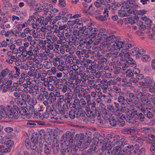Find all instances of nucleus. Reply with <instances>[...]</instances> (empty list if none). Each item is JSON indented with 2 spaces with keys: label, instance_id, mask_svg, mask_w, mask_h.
I'll return each instance as SVG.
<instances>
[{
  "label": "nucleus",
  "instance_id": "nucleus-1",
  "mask_svg": "<svg viewBox=\"0 0 155 155\" xmlns=\"http://www.w3.org/2000/svg\"><path fill=\"white\" fill-rule=\"evenodd\" d=\"M87 28L90 30V37L97 40H103L104 45L110 44L116 41V38L114 35L112 34L107 35L105 32V29L104 28L98 29L95 28H92L90 26L87 27Z\"/></svg>",
  "mask_w": 155,
  "mask_h": 155
},
{
  "label": "nucleus",
  "instance_id": "nucleus-2",
  "mask_svg": "<svg viewBox=\"0 0 155 155\" xmlns=\"http://www.w3.org/2000/svg\"><path fill=\"white\" fill-rule=\"evenodd\" d=\"M72 137L73 134L69 131H67L61 137V141L63 143H65V145H66L67 147L64 152H61L62 154H64L66 151L68 154H74L79 147V146H76L74 144Z\"/></svg>",
  "mask_w": 155,
  "mask_h": 155
},
{
  "label": "nucleus",
  "instance_id": "nucleus-3",
  "mask_svg": "<svg viewBox=\"0 0 155 155\" xmlns=\"http://www.w3.org/2000/svg\"><path fill=\"white\" fill-rule=\"evenodd\" d=\"M0 108L2 110V115L5 118L17 119L19 115V108L16 105H14L12 107L7 105L0 106Z\"/></svg>",
  "mask_w": 155,
  "mask_h": 155
},
{
  "label": "nucleus",
  "instance_id": "nucleus-4",
  "mask_svg": "<svg viewBox=\"0 0 155 155\" xmlns=\"http://www.w3.org/2000/svg\"><path fill=\"white\" fill-rule=\"evenodd\" d=\"M38 134H33L31 137V149L34 152L40 153L42 151V147L45 140L43 138L38 140Z\"/></svg>",
  "mask_w": 155,
  "mask_h": 155
},
{
  "label": "nucleus",
  "instance_id": "nucleus-5",
  "mask_svg": "<svg viewBox=\"0 0 155 155\" xmlns=\"http://www.w3.org/2000/svg\"><path fill=\"white\" fill-rule=\"evenodd\" d=\"M115 41V43L113 45H111L109 47L110 48V53L112 54L115 55L116 56L117 55L118 51L120 50V49L122 48H124V49H128L131 47L132 45L130 44H126L124 42L118 41Z\"/></svg>",
  "mask_w": 155,
  "mask_h": 155
},
{
  "label": "nucleus",
  "instance_id": "nucleus-6",
  "mask_svg": "<svg viewBox=\"0 0 155 155\" xmlns=\"http://www.w3.org/2000/svg\"><path fill=\"white\" fill-rule=\"evenodd\" d=\"M12 136L9 137V136H6L4 137L0 141V143L2 144H4V146L7 147L6 148H9L12 147L14 143L13 141L9 140V138H12L15 136V134L12 133Z\"/></svg>",
  "mask_w": 155,
  "mask_h": 155
},
{
  "label": "nucleus",
  "instance_id": "nucleus-7",
  "mask_svg": "<svg viewBox=\"0 0 155 155\" xmlns=\"http://www.w3.org/2000/svg\"><path fill=\"white\" fill-rule=\"evenodd\" d=\"M29 56L27 57V58L30 60L32 59L31 56L33 55L34 57H37V54L39 53L38 50L36 49L35 47L34 46H30L27 50Z\"/></svg>",
  "mask_w": 155,
  "mask_h": 155
},
{
  "label": "nucleus",
  "instance_id": "nucleus-8",
  "mask_svg": "<svg viewBox=\"0 0 155 155\" xmlns=\"http://www.w3.org/2000/svg\"><path fill=\"white\" fill-rule=\"evenodd\" d=\"M118 125L120 126H122L124 125L125 116L122 113L117 112L115 113Z\"/></svg>",
  "mask_w": 155,
  "mask_h": 155
},
{
  "label": "nucleus",
  "instance_id": "nucleus-9",
  "mask_svg": "<svg viewBox=\"0 0 155 155\" xmlns=\"http://www.w3.org/2000/svg\"><path fill=\"white\" fill-rule=\"evenodd\" d=\"M139 84L143 85L144 87L148 88L150 86L155 85L153 81L150 77H147L144 78V82H139Z\"/></svg>",
  "mask_w": 155,
  "mask_h": 155
},
{
  "label": "nucleus",
  "instance_id": "nucleus-10",
  "mask_svg": "<svg viewBox=\"0 0 155 155\" xmlns=\"http://www.w3.org/2000/svg\"><path fill=\"white\" fill-rule=\"evenodd\" d=\"M145 51L142 49H139L137 47L132 49L130 51V54L133 56L136 55V58H138L140 57V55H141L145 53Z\"/></svg>",
  "mask_w": 155,
  "mask_h": 155
},
{
  "label": "nucleus",
  "instance_id": "nucleus-11",
  "mask_svg": "<svg viewBox=\"0 0 155 155\" xmlns=\"http://www.w3.org/2000/svg\"><path fill=\"white\" fill-rule=\"evenodd\" d=\"M129 50L127 49H123L121 50L119 56L120 58V60L123 61L127 60L129 56Z\"/></svg>",
  "mask_w": 155,
  "mask_h": 155
},
{
  "label": "nucleus",
  "instance_id": "nucleus-12",
  "mask_svg": "<svg viewBox=\"0 0 155 155\" xmlns=\"http://www.w3.org/2000/svg\"><path fill=\"white\" fill-rule=\"evenodd\" d=\"M108 11L106 8H104V11L103 12L104 16L102 15H99L98 17H96L97 19H99L101 21H104L107 20V17H108Z\"/></svg>",
  "mask_w": 155,
  "mask_h": 155
},
{
  "label": "nucleus",
  "instance_id": "nucleus-13",
  "mask_svg": "<svg viewBox=\"0 0 155 155\" xmlns=\"http://www.w3.org/2000/svg\"><path fill=\"white\" fill-rule=\"evenodd\" d=\"M22 97L23 100H24L25 102H28L30 104L31 108L33 109V106L32 104H34V103L32 102L33 100L31 99L30 96L28 94H25L22 96Z\"/></svg>",
  "mask_w": 155,
  "mask_h": 155
},
{
  "label": "nucleus",
  "instance_id": "nucleus-14",
  "mask_svg": "<svg viewBox=\"0 0 155 155\" xmlns=\"http://www.w3.org/2000/svg\"><path fill=\"white\" fill-rule=\"evenodd\" d=\"M124 94V93L123 92H120L119 93V96L117 98V101L121 104L122 107H125L123 105H126V104L124 103L125 99L124 97L123 96H122V95H123Z\"/></svg>",
  "mask_w": 155,
  "mask_h": 155
},
{
  "label": "nucleus",
  "instance_id": "nucleus-15",
  "mask_svg": "<svg viewBox=\"0 0 155 155\" xmlns=\"http://www.w3.org/2000/svg\"><path fill=\"white\" fill-rule=\"evenodd\" d=\"M134 116V114H130L129 113L127 115L126 117H125V120L129 123H134L136 122V121Z\"/></svg>",
  "mask_w": 155,
  "mask_h": 155
},
{
  "label": "nucleus",
  "instance_id": "nucleus-16",
  "mask_svg": "<svg viewBox=\"0 0 155 155\" xmlns=\"http://www.w3.org/2000/svg\"><path fill=\"white\" fill-rule=\"evenodd\" d=\"M119 137L118 135L115 136L113 138V141L111 142V141H109V144L110 143L112 147L113 146H115L117 145H119Z\"/></svg>",
  "mask_w": 155,
  "mask_h": 155
},
{
  "label": "nucleus",
  "instance_id": "nucleus-17",
  "mask_svg": "<svg viewBox=\"0 0 155 155\" xmlns=\"http://www.w3.org/2000/svg\"><path fill=\"white\" fill-rule=\"evenodd\" d=\"M52 5L51 4L48 5L46 8H43V10L46 13H45V17H48L49 18L51 16V12H49V10H51L52 8Z\"/></svg>",
  "mask_w": 155,
  "mask_h": 155
},
{
  "label": "nucleus",
  "instance_id": "nucleus-18",
  "mask_svg": "<svg viewBox=\"0 0 155 155\" xmlns=\"http://www.w3.org/2000/svg\"><path fill=\"white\" fill-rule=\"evenodd\" d=\"M44 18L42 16H41L36 21V24L38 26H40L42 25H46L47 22H44Z\"/></svg>",
  "mask_w": 155,
  "mask_h": 155
},
{
  "label": "nucleus",
  "instance_id": "nucleus-19",
  "mask_svg": "<svg viewBox=\"0 0 155 155\" xmlns=\"http://www.w3.org/2000/svg\"><path fill=\"white\" fill-rule=\"evenodd\" d=\"M47 99H48L49 104H50L56 101V98L55 97L54 94L52 92H51Z\"/></svg>",
  "mask_w": 155,
  "mask_h": 155
},
{
  "label": "nucleus",
  "instance_id": "nucleus-20",
  "mask_svg": "<svg viewBox=\"0 0 155 155\" xmlns=\"http://www.w3.org/2000/svg\"><path fill=\"white\" fill-rule=\"evenodd\" d=\"M19 112L21 115V117L22 118L25 119L27 118V116L28 115L25 109L24 108L21 109L19 110Z\"/></svg>",
  "mask_w": 155,
  "mask_h": 155
},
{
  "label": "nucleus",
  "instance_id": "nucleus-21",
  "mask_svg": "<svg viewBox=\"0 0 155 155\" xmlns=\"http://www.w3.org/2000/svg\"><path fill=\"white\" fill-rule=\"evenodd\" d=\"M79 19L81 22L86 23L87 25V27L93 25L92 21L91 19H88L85 17H82Z\"/></svg>",
  "mask_w": 155,
  "mask_h": 155
},
{
  "label": "nucleus",
  "instance_id": "nucleus-22",
  "mask_svg": "<svg viewBox=\"0 0 155 155\" xmlns=\"http://www.w3.org/2000/svg\"><path fill=\"white\" fill-rule=\"evenodd\" d=\"M140 19L141 20L143 21L148 26H151L152 24L151 20L147 18L146 16H143Z\"/></svg>",
  "mask_w": 155,
  "mask_h": 155
},
{
  "label": "nucleus",
  "instance_id": "nucleus-23",
  "mask_svg": "<svg viewBox=\"0 0 155 155\" xmlns=\"http://www.w3.org/2000/svg\"><path fill=\"white\" fill-rule=\"evenodd\" d=\"M15 101L17 105L23 108L25 107V104L22 99H15Z\"/></svg>",
  "mask_w": 155,
  "mask_h": 155
},
{
  "label": "nucleus",
  "instance_id": "nucleus-24",
  "mask_svg": "<svg viewBox=\"0 0 155 155\" xmlns=\"http://www.w3.org/2000/svg\"><path fill=\"white\" fill-rule=\"evenodd\" d=\"M136 132L135 129L134 128H126L123 130V133L128 134H133Z\"/></svg>",
  "mask_w": 155,
  "mask_h": 155
},
{
  "label": "nucleus",
  "instance_id": "nucleus-25",
  "mask_svg": "<svg viewBox=\"0 0 155 155\" xmlns=\"http://www.w3.org/2000/svg\"><path fill=\"white\" fill-rule=\"evenodd\" d=\"M101 111L105 119L108 120L110 117L108 110L105 108L102 110Z\"/></svg>",
  "mask_w": 155,
  "mask_h": 155
},
{
  "label": "nucleus",
  "instance_id": "nucleus-26",
  "mask_svg": "<svg viewBox=\"0 0 155 155\" xmlns=\"http://www.w3.org/2000/svg\"><path fill=\"white\" fill-rule=\"evenodd\" d=\"M147 94L146 95V97L145 95H144L141 99H140V101L142 102L144 104L146 105L147 106H148L150 105V103H148V98H147Z\"/></svg>",
  "mask_w": 155,
  "mask_h": 155
},
{
  "label": "nucleus",
  "instance_id": "nucleus-27",
  "mask_svg": "<svg viewBox=\"0 0 155 155\" xmlns=\"http://www.w3.org/2000/svg\"><path fill=\"white\" fill-rule=\"evenodd\" d=\"M121 146L120 145H118L113 148L112 150V153H116V155H118L119 154V152H120V151L121 150Z\"/></svg>",
  "mask_w": 155,
  "mask_h": 155
},
{
  "label": "nucleus",
  "instance_id": "nucleus-28",
  "mask_svg": "<svg viewBox=\"0 0 155 155\" xmlns=\"http://www.w3.org/2000/svg\"><path fill=\"white\" fill-rule=\"evenodd\" d=\"M14 68L16 70L15 73L13 75V78L17 79L19 77L20 69L17 68L16 66H14Z\"/></svg>",
  "mask_w": 155,
  "mask_h": 155
},
{
  "label": "nucleus",
  "instance_id": "nucleus-29",
  "mask_svg": "<svg viewBox=\"0 0 155 155\" xmlns=\"http://www.w3.org/2000/svg\"><path fill=\"white\" fill-rule=\"evenodd\" d=\"M43 65L45 68L47 69H49L52 65L51 62L48 61H44L43 63Z\"/></svg>",
  "mask_w": 155,
  "mask_h": 155
},
{
  "label": "nucleus",
  "instance_id": "nucleus-30",
  "mask_svg": "<svg viewBox=\"0 0 155 155\" xmlns=\"http://www.w3.org/2000/svg\"><path fill=\"white\" fill-rule=\"evenodd\" d=\"M5 146L3 145H0V152L2 153H8L10 151V149L8 148H4Z\"/></svg>",
  "mask_w": 155,
  "mask_h": 155
},
{
  "label": "nucleus",
  "instance_id": "nucleus-31",
  "mask_svg": "<svg viewBox=\"0 0 155 155\" xmlns=\"http://www.w3.org/2000/svg\"><path fill=\"white\" fill-rule=\"evenodd\" d=\"M79 21V18H77L73 21H69L67 22V24L71 26H73Z\"/></svg>",
  "mask_w": 155,
  "mask_h": 155
},
{
  "label": "nucleus",
  "instance_id": "nucleus-32",
  "mask_svg": "<svg viewBox=\"0 0 155 155\" xmlns=\"http://www.w3.org/2000/svg\"><path fill=\"white\" fill-rule=\"evenodd\" d=\"M65 14L66 13L65 12L63 11L60 12L58 13V15L55 17V20L56 21L60 20L61 18V17L63 15H65Z\"/></svg>",
  "mask_w": 155,
  "mask_h": 155
},
{
  "label": "nucleus",
  "instance_id": "nucleus-33",
  "mask_svg": "<svg viewBox=\"0 0 155 155\" xmlns=\"http://www.w3.org/2000/svg\"><path fill=\"white\" fill-rule=\"evenodd\" d=\"M140 130L142 132L145 133H147L150 132L151 133L152 131H153L152 128H141Z\"/></svg>",
  "mask_w": 155,
  "mask_h": 155
},
{
  "label": "nucleus",
  "instance_id": "nucleus-34",
  "mask_svg": "<svg viewBox=\"0 0 155 155\" xmlns=\"http://www.w3.org/2000/svg\"><path fill=\"white\" fill-rule=\"evenodd\" d=\"M46 37L45 38H46V40L44 41V42L45 44H46L47 43V44H50L51 43V36L50 35H47L45 36Z\"/></svg>",
  "mask_w": 155,
  "mask_h": 155
},
{
  "label": "nucleus",
  "instance_id": "nucleus-35",
  "mask_svg": "<svg viewBox=\"0 0 155 155\" xmlns=\"http://www.w3.org/2000/svg\"><path fill=\"white\" fill-rule=\"evenodd\" d=\"M118 15L120 17H124L128 15L126 12V10H123L121 9L118 11Z\"/></svg>",
  "mask_w": 155,
  "mask_h": 155
},
{
  "label": "nucleus",
  "instance_id": "nucleus-36",
  "mask_svg": "<svg viewBox=\"0 0 155 155\" xmlns=\"http://www.w3.org/2000/svg\"><path fill=\"white\" fill-rule=\"evenodd\" d=\"M130 1L128 0H127L124 2V0H123V2L121 3L120 4L122 5V6L124 7V8H130V7H131V6L130 5Z\"/></svg>",
  "mask_w": 155,
  "mask_h": 155
},
{
  "label": "nucleus",
  "instance_id": "nucleus-37",
  "mask_svg": "<svg viewBox=\"0 0 155 155\" xmlns=\"http://www.w3.org/2000/svg\"><path fill=\"white\" fill-rule=\"evenodd\" d=\"M143 114L148 118L151 119L153 117V114L150 111H147L145 110H143Z\"/></svg>",
  "mask_w": 155,
  "mask_h": 155
},
{
  "label": "nucleus",
  "instance_id": "nucleus-38",
  "mask_svg": "<svg viewBox=\"0 0 155 155\" xmlns=\"http://www.w3.org/2000/svg\"><path fill=\"white\" fill-rule=\"evenodd\" d=\"M136 119L139 120L140 121H143L144 120V115L141 113H139L136 115Z\"/></svg>",
  "mask_w": 155,
  "mask_h": 155
},
{
  "label": "nucleus",
  "instance_id": "nucleus-39",
  "mask_svg": "<svg viewBox=\"0 0 155 155\" xmlns=\"http://www.w3.org/2000/svg\"><path fill=\"white\" fill-rule=\"evenodd\" d=\"M132 100L130 99H129L127 98L125 99V101H126L127 103L128 104H132V105L134 106V105H136L137 103H138V101L135 100L134 101V102H133Z\"/></svg>",
  "mask_w": 155,
  "mask_h": 155
},
{
  "label": "nucleus",
  "instance_id": "nucleus-40",
  "mask_svg": "<svg viewBox=\"0 0 155 155\" xmlns=\"http://www.w3.org/2000/svg\"><path fill=\"white\" fill-rule=\"evenodd\" d=\"M135 12L137 15H142L146 14L147 12V10L145 9H142L135 10Z\"/></svg>",
  "mask_w": 155,
  "mask_h": 155
},
{
  "label": "nucleus",
  "instance_id": "nucleus-41",
  "mask_svg": "<svg viewBox=\"0 0 155 155\" xmlns=\"http://www.w3.org/2000/svg\"><path fill=\"white\" fill-rule=\"evenodd\" d=\"M76 114V111L74 110L71 109L70 110L69 115L70 118L72 119H74L75 117Z\"/></svg>",
  "mask_w": 155,
  "mask_h": 155
},
{
  "label": "nucleus",
  "instance_id": "nucleus-42",
  "mask_svg": "<svg viewBox=\"0 0 155 155\" xmlns=\"http://www.w3.org/2000/svg\"><path fill=\"white\" fill-rule=\"evenodd\" d=\"M58 141L56 140H54L53 141L52 143V148L54 150H57L58 149L59 145L58 144Z\"/></svg>",
  "mask_w": 155,
  "mask_h": 155
},
{
  "label": "nucleus",
  "instance_id": "nucleus-43",
  "mask_svg": "<svg viewBox=\"0 0 155 155\" xmlns=\"http://www.w3.org/2000/svg\"><path fill=\"white\" fill-rule=\"evenodd\" d=\"M9 70L7 68H6L2 70L1 72V74H2L3 77L4 78L9 73Z\"/></svg>",
  "mask_w": 155,
  "mask_h": 155
},
{
  "label": "nucleus",
  "instance_id": "nucleus-44",
  "mask_svg": "<svg viewBox=\"0 0 155 155\" xmlns=\"http://www.w3.org/2000/svg\"><path fill=\"white\" fill-rule=\"evenodd\" d=\"M35 18V17L34 16H31L30 17L28 20L27 24L29 25H31L34 23L35 21L34 19Z\"/></svg>",
  "mask_w": 155,
  "mask_h": 155
},
{
  "label": "nucleus",
  "instance_id": "nucleus-45",
  "mask_svg": "<svg viewBox=\"0 0 155 155\" xmlns=\"http://www.w3.org/2000/svg\"><path fill=\"white\" fill-rule=\"evenodd\" d=\"M129 146H130V145H129L128 144H125L124 146V150H122L120 151V152L122 151L121 152L122 153V154H120V155H126L125 154V151L128 150L129 149ZM119 153H120V152H119Z\"/></svg>",
  "mask_w": 155,
  "mask_h": 155
},
{
  "label": "nucleus",
  "instance_id": "nucleus-46",
  "mask_svg": "<svg viewBox=\"0 0 155 155\" xmlns=\"http://www.w3.org/2000/svg\"><path fill=\"white\" fill-rule=\"evenodd\" d=\"M141 60L143 62H147L150 60V58L148 55H144L142 57Z\"/></svg>",
  "mask_w": 155,
  "mask_h": 155
},
{
  "label": "nucleus",
  "instance_id": "nucleus-47",
  "mask_svg": "<svg viewBox=\"0 0 155 155\" xmlns=\"http://www.w3.org/2000/svg\"><path fill=\"white\" fill-rule=\"evenodd\" d=\"M112 89V91L117 94L120 93V92L121 91L120 89L116 86H113Z\"/></svg>",
  "mask_w": 155,
  "mask_h": 155
},
{
  "label": "nucleus",
  "instance_id": "nucleus-48",
  "mask_svg": "<svg viewBox=\"0 0 155 155\" xmlns=\"http://www.w3.org/2000/svg\"><path fill=\"white\" fill-rule=\"evenodd\" d=\"M57 99V103L59 105L61 104V103L63 102L64 101V96L63 95H61Z\"/></svg>",
  "mask_w": 155,
  "mask_h": 155
},
{
  "label": "nucleus",
  "instance_id": "nucleus-49",
  "mask_svg": "<svg viewBox=\"0 0 155 155\" xmlns=\"http://www.w3.org/2000/svg\"><path fill=\"white\" fill-rule=\"evenodd\" d=\"M128 60H127L126 62L129 66L130 65L133 64L134 66H135L136 64H134V61L133 59L131 58H128Z\"/></svg>",
  "mask_w": 155,
  "mask_h": 155
},
{
  "label": "nucleus",
  "instance_id": "nucleus-50",
  "mask_svg": "<svg viewBox=\"0 0 155 155\" xmlns=\"http://www.w3.org/2000/svg\"><path fill=\"white\" fill-rule=\"evenodd\" d=\"M94 114L95 115V116H97V118L98 119H100V117L101 116L100 113L101 111L98 108H95V110Z\"/></svg>",
  "mask_w": 155,
  "mask_h": 155
},
{
  "label": "nucleus",
  "instance_id": "nucleus-51",
  "mask_svg": "<svg viewBox=\"0 0 155 155\" xmlns=\"http://www.w3.org/2000/svg\"><path fill=\"white\" fill-rule=\"evenodd\" d=\"M94 5L96 7H100L102 10L104 8L103 6H102V4L101 2H99L95 1L94 2Z\"/></svg>",
  "mask_w": 155,
  "mask_h": 155
},
{
  "label": "nucleus",
  "instance_id": "nucleus-52",
  "mask_svg": "<svg viewBox=\"0 0 155 155\" xmlns=\"http://www.w3.org/2000/svg\"><path fill=\"white\" fill-rule=\"evenodd\" d=\"M110 124L113 126L115 125L117 123L116 121L113 118H110L108 119Z\"/></svg>",
  "mask_w": 155,
  "mask_h": 155
},
{
  "label": "nucleus",
  "instance_id": "nucleus-53",
  "mask_svg": "<svg viewBox=\"0 0 155 155\" xmlns=\"http://www.w3.org/2000/svg\"><path fill=\"white\" fill-rule=\"evenodd\" d=\"M64 31H63L62 32H59L58 34V36L59 38L60 39L63 40L64 39L65 37L64 36Z\"/></svg>",
  "mask_w": 155,
  "mask_h": 155
},
{
  "label": "nucleus",
  "instance_id": "nucleus-54",
  "mask_svg": "<svg viewBox=\"0 0 155 155\" xmlns=\"http://www.w3.org/2000/svg\"><path fill=\"white\" fill-rule=\"evenodd\" d=\"M44 90L45 88L44 87L41 88L40 90V91L41 92H43V95L47 99L49 96L48 94L46 91H45Z\"/></svg>",
  "mask_w": 155,
  "mask_h": 155
},
{
  "label": "nucleus",
  "instance_id": "nucleus-55",
  "mask_svg": "<svg viewBox=\"0 0 155 155\" xmlns=\"http://www.w3.org/2000/svg\"><path fill=\"white\" fill-rule=\"evenodd\" d=\"M147 97H149L150 100L152 102V103L155 105V98H154L153 96L154 95H152L149 94H147Z\"/></svg>",
  "mask_w": 155,
  "mask_h": 155
},
{
  "label": "nucleus",
  "instance_id": "nucleus-56",
  "mask_svg": "<svg viewBox=\"0 0 155 155\" xmlns=\"http://www.w3.org/2000/svg\"><path fill=\"white\" fill-rule=\"evenodd\" d=\"M25 145L26 148L28 149H31V145H30V141L28 139H26L25 140Z\"/></svg>",
  "mask_w": 155,
  "mask_h": 155
},
{
  "label": "nucleus",
  "instance_id": "nucleus-57",
  "mask_svg": "<svg viewBox=\"0 0 155 155\" xmlns=\"http://www.w3.org/2000/svg\"><path fill=\"white\" fill-rule=\"evenodd\" d=\"M3 4L6 7H11L12 5L9 3L10 0H2Z\"/></svg>",
  "mask_w": 155,
  "mask_h": 155
},
{
  "label": "nucleus",
  "instance_id": "nucleus-58",
  "mask_svg": "<svg viewBox=\"0 0 155 155\" xmlns=\"http://www.w3.org/2000/svg\"><path fill=\"white\" fill-rule=\"evenodd\" d=\"M58 5L60 7H64L66 5L64 0H59Z\"/></svg>",
  "mask_w": 155,
  "mask_h": 155
},
{
  "label": "nucleus",
  "instance_id": "nucleus-59",
  "mask_svg": "<svg viewBox=\"0 0 155 155\" xmlns=\"http://www.w3.org/2000/svg\"><path fill=\"white\" fill-rule=\"evenodd\" d=\"M44 146H45V147L44 148V153L46 154H48L51 151L49 147H48L46 144H45Z\"/></svg>",
  "mask_w": 155,
  "mask_h": 155
},
{
  "label": "nucleus",
  "instance_id": "nucleus-60",
  "mask_svg": "<svg viewBox=\"0 0 155 155\" xmlns=\"http://www.w3.org/2000/svg\"><path fill=\"white\" fill-rule=\"evenodd\" d=\"M13 53L12 51H9L7 52V54L8 56V58H10L11 59H14L15 58H16L15 56L12 55Z\"/></svg>",
  "mask_w": 155,
  "mask_h": 155
},
{
  "label": "nucleus",
  "instance_id": "nucleus-61",
  "mask_svg": "<svg viewBox=\"0 0 155 155\" xmlns=\"http://www.w3.org/2000/svg\"><path fill=\"white\" fill-rule=\"evenodd\" d=\"M48 55V53L46 52H44L42 54L41 56L42 59L43 60H46L47 59Z\"/></svg>",
  "mask_w": 155,
  "mask_h": 155
},
{
  "label": "nucleus",
  "instance_id": "nucleus-62",
  "mask_svg": "<svg viewBox=\"0 0 155 155\" xmlns=\"http://www.w3.org/2000/svg\"><path fill=\"white\" fill-rule=\"evenodd\" d=\"M133 75V72L130 69L127 70L126 71V76L130 77L132 76Z\"/></svg>",
  "mask_w": 155,
  "mask_h": 155
},
{
  "label": "nucleus",
  "instance_id": "nucleus-63",
  "mask_svg": "<svg viewBox=\"0 0 155 155\" xmlns=\"http://www.w3.org/2000/svg\"><path fill=\"white\" fill-rule=\"evenodd\" d=\"M144 94L141 92H138L136 95L137 98L139 100H140L143 97Z\"/></svg>",
  "mask_w": 155,
  "mask_h": 155
},
{
  "label": "nucleus",
  "instance_id": "nucleus-64",
  "mask_svg": "<svg viewBox=\"0 0 155 155\" xmlns=\"http://www.w3.org/2000/svg\"><path fill=\"white\" fill-rule=\"evenodd\" d=\"M149 91L151 93H155V86H150L149 87Z\"/></svg>",
  "mask_w": 155,
  "mask_h": 155
}]
</instances>
